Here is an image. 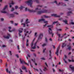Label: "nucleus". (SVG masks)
<instances>
[{
    "label": "nucleus",
    "instance_id": "1",
    "mask_svg": "<svg viewBox=\"0 0 74 74\" xmlns=\"http://www.w3.org/2000/svg\"><path fill=\"white\" fill-rule=\"evenodd\" d=\"M55 23L57 25V26H60V24L58 22V21H55L53 22L52 24V25H48L47 26V27H49V33L50 34H52V36L53 37V33L52 32V29H51V28H52L53 27V25H55Z\"/></svg>",
    "mask_w": 74,
    "mask_h": 74
},
{
    "label": "nucleus",
    "instance_id": "2",
    "mask_svg": "<svg viewBox=\"0 0 74 74\" xmlns=\"http://www.w3.org/2000/svg\"><path fill=\"white\" fill-rule=\"evenodd\" d=\"M42 5L40 6V5H38L37 6V7L38 8H36L35 10H30L29 9H28L27 8H25V10L26 11L27 10L28 11H29V12H37L38 11V10H41V9H38V8L40 7V8H41L42 7Z\"/></svg>",
    "mask_w": 74,
    "mask_h": 74
},
{
    "label": "nucleus",
    "instance_id": "3",
    "mask_svg": "<svg viewBox=\"0 0 74 74\" xmlns=\"http://www.w3.org/2000/svg\"><path fill=\"white\" fill-rule=\"evenodd\" d=\"M35 39H36L35 38H34L32 42L31 43V48L32 49H36V44H37V42H38V40H37L36 42H34V40H35Z\"/></svg>",
    "mask_w": 74,
    "mask_h": 74
},
{
    "label": "nucleus",
    "instance_id": "4",
    "mask_svg": "<svg viewBox=\"0 0 74 74\" xmlns=\"http://www.w3.org/2000/svg\"><path fill=\"white\" fill-rule=\"evenodd\" d=\"M49 12L48 10H45L43 11H38L37 12V13L38 14L40 15V14H42V13H49Z\"/></svg>",
    "mask_w": 74,
    "mask_h": 74
},
{
    "label": "nucleus",
    "instance_id": "5",
    "mask_svg": "<svg viewBox=\"0 0 74 74\" xmlns=\"http://www.w3.org/2000/svg\"><path fill=\"white\" fill-rule=\"evenodd\" d=\"M43 22L45 23L46 24L44 25V27H45L47 25V24H48V21H45V19H39V22Z\"/></svg>",
    "mask_w": 74,
    "mask_h": 74
},
{
    "label": "nucleus",
    "instance_id": "6",
    "mask_svg": "<svg viewBox=\"0 0 74 74\" xmlns=\"http://www.w3.org/2000/svg\"><path fill=\"white\" fill-rule=\"evenodd\" d=\"M25 3L26 4H28V5H30L31 7H32V0H29L28 1H26Z\"/></svg>",
    "mask_w": 74,
    "mask_h": 74
},
{
    "label": "nucleus",
    "instance_id": "7",
    "mask_svg": "<svg viewBox=\"0 0 74 74\" xmlns=\"http://www.w3.org/2000/svg\"><path fill=\"white\" fill-rule=\"evenodd\" d=\"M24 33H25V36H26V34H30L31 33H32V31H30V32H29L28 31H27V29H25L24 31Z\"/></svg>",
    "mask_w": 74,
    "mask_h": 74
},
{
    "label": "nucleus",
    "instance_id": "8",
    "mask_svg": "<svg viewBox=\"0 0 74 74\" xmlns=\"http://www.w3.org/2000/svg\"><path fill=\"white\" fill-rule=\"evenodd\" d=\"M68 10H69V11H70L68 12V13H67V15L68 16H69L70 15V14H73V13H72V10H71V9L70 8H68Z\"/></svg>",
    "mask_w": 74,
    "mask_h": 74
},
{
    "label": "nucleus",
    "instance_id": "9",
    "mask_svg": "<svg viewBox=\"0 0 74 74\" xmlns=\"http://www.w3.org/2000/svg\"><path fill=\"white\" fill-rule=\"evenodd\" d=\"M38 36V40H41V39H42V37H43V34L42 33L40 34Z\"/></svg>",
    "mask_w": 74,
    "mask_h": 74
},
{
    "label": "nucleus",
    "instance_id": "10",
    "mask_svg": "<svg viewBox=\"0 0 74 74\" xmlns=\"http://www.w3.org/2000/svg\"><path fill=\"white\" fill-rule=\"evenodd\" d=\"M8 35L7 36H6L5 35L3 36V37L5 38H7V39H8L10 38V37L11 36V35L8 33L7 34Z\"/></svg>",
    "mask_w": 74,
    "mask_h": 74
},
{
    "label": "nucleus",
    "instance_id": "11",
    "mask_svg": "<svg viewBox=\"0 0 74 74\" xmlns=\"http://www.w3.org/2000/svg\"><path fill=\"white\" fill-rule=\"evenodd\" d=\"M20 61L21 64H26L27 66H29V64L26 63L24 61H21V59H20Z\"/></svg>",
    "mask_w": 74,
    "mask_h": 74
},
{
    "label": "nucleus",
    "instance_id": "12",
    "mask_svg": "<svg viewBox=\"0 0 74 74\" xmlns=\"http://www.w3.org/2000/svg\"><path fill=\"white\" fill-rule=\"evenodd\" d=\"M59 21H62L64 22V23L65 24H67V23L68 22L67 20H63L62 19H59Z\"/></svg>",
    "mask_w": 74,
    "mask_h": 74
},
{
    "label": "nucleus",
    "instance_id": "13",
    "mask_svg": "<svg viewBox=\"0 0 74 74\" xmlns=\"http://www.w3.org/2000/svg\"><path fill=\"white\" fill-rule=\"evenodd\" d=\"M50 16H47L45 15H43L42 16L41 19H44V18H49Z\"/></svg>",
    "mask_w": 74,
    "mask_h": 74
},
{
    "label": "nucleus",
    "instance_id": "14",
    "mask_svg": "<svg viewBox=\"0 0 74 74\" xmlns=\"http://www.w3.org/2000/svg\"><path fill=\"white\" fill-rule=\"evenodd\" d=\"M23 30V28H20L18 30L19 32V36H21V34H20V33H22V31Z\"/></svg>",
    "mask_w": 74,
    "mask_h": 74
},
{
    "label": "nucleus",
    "instance_id": "15",
    "mask_svg": "<svg viewBox=\"0 0 74 74\" xmlns=\"http://www.w3.org/2000/svg\"><path fill=\"white\" fill-rule=\"evenodd\" d=\"M51 16H54V17H59L60 16V15H58L57 14H51Z\"/></svg>",
    "mask_w": 74,
    "mask_h": 74
},
{
    "label": "nucleus",
    "instance_id": "16",
    "mask_svg": "<svg viewBox=\"0 0 74 74\" xmlns=\"http://www.w3.org/2000/svg\"><path fill=\"white\" fill-rule=\"evenodd\" d=\"M59 46H58L56 49V54L57 55V56H58V53H59Z\"/></svg>",
    "mask_w": 74,
    "mask_h": 74
},
{
    "label": "nucleus",
    "instance_id": "17",
    "mask_svg": "<svg viewBox=\"0 0 74 74\" xmlns=\"http://www.w3.org/2000/svg\"><path fill=\"white\" fill-rule=\"evenodd\" d=\"M32 61V62H35V59H32L31 60V61H28L29 62V63H30V65L32 67H33V66L32 65V64H31V62Z\"/></svg>",
    "mask_w": 74,
    "mask_h": 74
},
{
    "label": "nucleus",
    "instance_id": "18",
    "mask_svg": "<svg viewBox=\"0 0 74 74\" xmlns=\"http://www.w3.org/2000/svg\"><path fill=\"white\" fill-rule=\"evenodd\" d=\"M69 67L72 71L74 72V67H73L71 65L69 66Z\"/></svg>",
    "mask_w": 74,
    "mask_h": 74
},
{
    "label": "nucleus",
    "instance_id": "19",
    "mask_svg": "<svg viewBox=\"0 0 74 74\" xmlns=\"http://www.w3.org/2000/svg\"><path fill=\"white\" fill-rule=\"evenodd\" d=\"M29 23H30V21H29L28 19H27L25 21V24L27 25V26H29V25H28V24H29Z\"/></svg>",
    "mask_w": 74,
    "mask_h": 74
},
{
    "label": "nucleus",
    "instance_id": "20",
    "mask_svg": "<svg viewBox=\"0 0 74 74\" xmlns=\"http://www.w3.org/2000/svg\"><path fill=\"white\" fill-rule=\"evenodd\" d=\"M9 29V31L10 32H13V31H15V29H14L12 30L11 31L10 30V29H11V27H8Z\"/></svg>",
    "mask_w": 74,
    "mask_h": 74
},
{
    "label": "nucleus",
    "instance_id": "21",
    "mask_svg": "<svg viewBox=\"0 0 74 74\" xmlns=\"http://www.w3.org/2000/svg\"><path fill=\"white\" fill-rule=\"evenodd\" d=\"M29 40L27 39L26 43V46L27 47H29Z\"/></svg>",
    "mask_w": 74,
    "mask_h": 74
},
{
    "label": "nucleus",
    "instance_id": "22",
    "mask_svg": "<svg viewBox=\"0 0 74 74\" xmlns=\"http://www.w3.org/2000/svg\"><path fill=\"white\" fill-rule=\"evenodd\" d=\"M57 34L59 37V38L58 39V41H60V38H60V34H58V33H57Z\"/></svg>",
    "mask_w": 74,
    "mask_h": 74
},
{
    "label": "nucleus",
    "instance_id": "23",
    "mask_svg": "<svg viewBox=\"0 0 74 74\" xmlns=\"http://www.w3.org/2000/svg\"><path fill=\"white\" fill-rule=\"evenodd\" d=\"M53 3H56V4H57L58 5H59L60 4V3H59L58 4V3H57V1H55Z\"/></svg>",
    "mask_w": 74,
    "mask_h": 74
},
{
    "label": "nucleus",
    "instance_id": "24",
    "mask_svg": "<svg viewBox=\"0 0 74 74\" xmlns=\"http://www.w3.org/2000/svg\"><path fill=\"white\" fill-rule=\"evenodd\" d=\"M7 7H8V6H7V5L5 6V7L3 9V11H4L5 10V9H6V8H7Z\"/></svg>",
    "mask_w": 74,
    "mask_h": 74
},
{
    "label": "nucleus",
    "instance_id": "25",
    "mask_svg": "<svg viewBox=\"0 0 74 74\" xmlns=\"http://www.w3.org/2000/svg\"><path fill=\"white\" fill-rule=\"evenodd\" d=\"M66 45V44H65V43H63L62 45V48H63V47H65Z\"/></svg>",
    "mask_w": 74,
    "mask_h": 74
},
{
    "label": "nucleus",
    "instance_id": "26",
    "mask_svg": "<svg viewBox=\"0 0 74 74\" xmlns=\"http://www.w3.org/2000/svg\"><path fill=\"white\" fill-rule=\"evenodd\" d=\"M22 69L23 70H26V68L25 66H23L22 67Z\"/></svg>",
    "mask_w": 74,
    "mask_h": 74
},
{
    "label": "nucleus",
    "instance_id": "27",
    "mask_svg": "<svg viewBox=\"0 0 74 74\" xmlns=\"http://www.w3.org/2000/svg\"><path fill=\"white\" fill-rule=\"evenodd\" d=\"M44 70V71H47V70H48V69H47V67H45Z\"/></svg>",
    "mask_w": 74,
    "mask_h": 74
},
{
    "label": "nucleus",
    "instance_id": "28",
    "mask_svg": "<svg viewBox=\"0 0 74 74\" xmlns=\"http://www.w3.org/2000/svg\"><path fill=\"white\" fill-rule=\"evenodd\" d=\"M45 41L46 43H48V39L47 38H45Z\"/></svg>",
    "mask_w": 74,
    "mask_h": 74
},
{
    "label": "nucleus",
    "instance_id": "29",
    "mask_svg": "<svg viewBox=\"0 0 74 74\" xmlns=\"http://www.w3.org/2000/svg\"><path fill=\"white\" fill-rule=\"evenodd\" d=\"M6 71L7 72V73H8L9 74H10L11 72L10 71H8V69H6Z\"/></svg>",
    "mask_w": 74,
    "mask_h": 74
},
{
    "label": "nucleus",
    "instance_id": "30",
    "mask_svg": "<svg viewBox=\"0 0 74 74\" xmlns=\"http://www.w3.org/2000/svg\"><path fill=\"white\" fill-rule=\"evenodd\" d=\"M10 17H14V15L13 14H10Z\"/></svg>",
    "mask_w": 74,
    "mask_h": 74
},
{
    "label": "nucleus",
    "instance_id": "31",
    "mask_svg": "<svg viewBox=\"0 0 74 74\" xmlns=\"http://www.w3.org/2000/svg\"><path fill=\"white\" fill-rule=\"evenodd\" d=\"M51 50L49 51V55L50 57H51Z\"/></svg>",
    "mask_w": 74,
    "mask_h": 74
},
{
    "label": "nucleus",
    "instance_id": "32",
    "mask_svg": "<svg viewBox=\"0 0 74 74\" xmlns=\"http://www.w3.org/2000/svg\"><path fill=\"white\" fill-rule=\"evenodd\" d=\"M63 60L64 62H65V63H67V61L65 59H63Z\"/></svg>",
    "mask_w": 74,
    "mask_h": 74
},
{
    "label": "nucleus",
    "instance_id": "33",
    "mask_svg": "<svg viewBox=\"0 0 74 74\" xmlns=\"http://www.w3.org/2000/svg\"><path fill=\"white\" fill-rule=\"evenodd\" d=\"M37 33L36 32L35 33L34 36L35 37H37Z\"/></svg>",
    "mask_w": 74,
    "mask_h": 74
},
{
    "label": "nucleus",
    "instance_id": "34",
    "mask_svg": "<svg viewBox=\"0 0 74 74\" xmlns=\"http://www.w3.org/2000/svg\"><path fill=\"white\" fill-rule=\"evenodd\" d=\"M47 43H44L42 45V46L45 47V46H46V45H47Z\"/></svg>",
    "mask_w": 74,
    "mask_h": 74
},
{
    "label": "nucleus",
    "instance_id": "35",
    "mask_svg": "<svg viewBox=\"0 0 74 74\" xmlns=\"http://www.w3.org/2000/svg\"><path fill=\"white\" fill-rule=\"evenodd\" d=\"M23 7L22 6H21V7L19 8L21 10H22L23 9Z\"/></svg>",
    "mask_w": 74,
    "mask_h": 74
},
{
    "label": "nucleus",
    "instance_id": "36",
    "mask_svg": "<svg viewBox=\"0 0 74 74\" xmlns=\"http://www.w3.org/2000/svg\"><path fill=\"white\" fill-rule=\"evenodd\" d=\"M14 11V8H12V10H11V11L12 12Z\"/></svg>",
    "mask_w": 74,
    "mask_h": 74
},
{
    "label": "nucleus",
    "instance_id": "37",
    "mask_svg": "<svg viewBox=\"0 0 74 74\" xmlns=\"http://www.w3.org/2000/svg\"><path fill=\"white\" fill-rule=\"evenodd\" d=\"M13 14H16V15H18V13L16 12H14Z\"/></svg>",
    "mask_w": 74,
    "mask_h": 74
},
{
    "label": "nucleus",
    "instance_id": "38",
    "mask_svg": "<svg viewBox=\"0 0 74 74\" xmlns=\"http://www.w3.org/2000/svg\"><path fill=\"white\" fill-rule=\"evenodd\" d=\"M57 31H60L61 32V31H62V29H58L57 30Z\"/></svg>",
    "mask_w": 74,
    "mask_h": 74
},
{
    "label": "nucleus",
    "instance_id": "39",
    "mask_svg": "<svg viewBox=\"0 0 74 74\" xmlns=\"http://www.w3.org/2000/svg\"><path fill=\"white\" fill-rule=\"evenodd\" d=\"M68 49L69 50H70L71 49V46H70L68 48Z\"/></svg>",
    "mask_w": 74,
    "mask_h": 74
},
{
    "label": "nucleus",
    "instance_id": "40",
    "mask_svg": "<svg viewBox=\"0 0 74 74\" xmlns=\"http://www.w3.org/2000/svg\"><path fill=\"white\" fill-rule=\"evenodd\" d=\"M2 13H4V14H5L6 13H7V12L5 11H2L1 12Z\"/></svg>",
    "mask_w": 74,
    "mask_h": 74
},
{
    "label": "nucleus",
    "instance_id": "41",
    "mask_svg": "<svg viewBox=\"0 0 74 74\" xmlns=\"http://www.w3.org/2000/svg\"><path fill=\"white\" fill-rule=\"evenodd\" d=\"M9 53L10 55H12V53H11V51H9Z\"/></svg>",
    "mask_w": 74,
    "mask_h": 74
},
{
    "label": "nucleus",
    "instance_id": "42",
    "mask_svg": "<svg viewBox=\"0 0 74 74\" xmlns=\"http://www.w3.org/2000/svg\"><path fill=\"white\" fill-rule=\"evenodd\" d=\"M64 57H65V59H67V56H66V55H64Z\"/></svg>",
    "mask_w": 74,
    "mask_h": 74
},
{
    "label": "nucleus",
    "instance_id": "43",
    "mask_svg": "<svg viewBox=\"0 0 74 74\" xmlns=\"http://www.w3.org/2000/svg\"><path fill=\"white\" fill-rule=\"evenodd\" d=\"M9 5H10V8H11V7H12V5H11V4L10 3Z\"/></svg>",
    "mask_w": 74,
    "mask_h": 74
},
{
    "label": "nucleus",
    "instance_id": "44",
    "mask_svg": "<svg viewBox=\"0 0 74 74\" xmlns=\"http://www.w3.org/2000/svg\"><path fill=\"white\" fill-rule=\"evenodd\" d=\"M59 71H62V72H63V70H62V71L60 70V69H59Z\"/></svg>",
    "mask_w": 74,
    "mask_h": 74
},
{
    "label": "nucleus",
    "instance_id": "45",
    "mask_svg": "<svg viewBox=\"0 0 74 74\" xmlns=\"http://www.w3.org/2000/svg\"><path fill=\"white\" fill-rule=\"evenodd\" d=\"M46 50V48H45L44 49L43 51V52H45V51Z\"/></svg>",
    "mask_w": 74,
    "mask_h": 74
},
{
    "label": "nucleus",
    "instance_id": "46",
    "mask_svg": "<svg viewBox=\"0 0 74 74\" xmlns=\"http://www.w3.org/2000/svg\"><path fill=\"white\" fill-rule=\"evenodd\" d=\"M34 70H35L37 71H38V70L36 68H34Z\"/></svg>",
    "mask_w": 74,
    "mask_h": 74
},
{
    "label": "nucleus",
    "instance_id": "47",
    "mask_svg": "<svg viewBox=\"0 0 74 74\" xmlns=\"http://www.w3.org/2000/svg\"><path fill=\"white\" fill-rule=\"evenodd\" d=\"M52 70H53V72L54 73L55 72V69H54L53 68Z\"/></svg>",
    "mask_w": 74,
    "mask_h": 74
},
{
    "label": "nucleus",
    "instance_id": "48",
    "mask_svg": "<svg viewBox=\"0 0 74 74\" xmlns=\"http://www.w3.org/2000/svg\"><path fill=\"white\" fill-rule=\"evenodd\" d=\"M36 1L37 3H39L38 0H36Z\"/></svg>",
    "mask_w": 74,
    "mask_h": 74
},
{
    "label": "nucleus",
    "instance_id": "49",
    "mask_svg": "<svg viewBox=\"0 0 74 74\" xmlns=\"http://www.w3.org/2000/svg\"><path fill=\"white\" fill-rule=\"evenodd\" d=\"M21 25H23V27H25V24H23V23H22L21 24Z\"/></svg>",
    "mask_w": 74,
    "mask_h": 74
},
{
    "label": "nucleus",
    "instance_id": "50",
    "mask_svg": "<svg viewBox=\"0 0 74 74\" xmlns=\"http://www.w3.org/2000/svg\"><path fill=\"white\" fill-rule=\"evenodd\" d=\"M41 59L42 60H45V58H41Z\"/></svg>",
    "mask_w": 74,
    "mask_h": 74
},
{
    "label": "nucleus",
    "instance_id": "51",
    "mask_svg": "<svg viewBox=\"0 0 74 74\" xmlns=\"http://www.w3.org/2000/svg\"><path fill=\"white\" fill-rule=\"evenodd\" d=\"M71 52H69V53H68V55H71Z\"/></svg>",
    "mask_w": 74,
    "mask_h": 74
},
{
    "label": "nucleus",
    "instance_id": "52",
    "mask_svg": "<svg viewBox=\"0 0 74 74\" xmlns=\"http://www.w3.org/2000/svg\"><path fill=\"white\" fill-rule=\"evenodd\" d=\"M49 40L50 41H52V38H50L49 39Z\"/></svg>",
    "mask_w": 74,
    "mask_h": 74
},
{
    "label": "nucleus",
    "instance_id": "53",
    "mask_svg": "<svg viewBox=\"0 0 74 74\" xmlns=\"http://www.w3.org/2000/svg\"><path fill=\"white\" fill-rule=\"evenodd\" d=\"M18 25V23H15L14 24V26H17Z\"/></svg>",
    "mask_w": 74,
    "mask_h": 74
},
{
    "label": "nucleus",
    "instance_id": "54",
    "mask_svg": "<svg viewBox=\"0 0 74 74\" xmlns=\"http://www.w3.org/2000/svg\"><path fill=\"white\" fill-rule=\"evenodd\" d=\"M15 8L16 9H17V8H18V7L17 6H16L15 7Z\"/></svg>",
    "mask_w": 74,
    "mask_h": 74
},
{
    "label": "nucleus",
    "instance_id": "55",
    "mask_svg": "<svg viewBox=\"0 0 74 74\" xmlns=\"http://www.w3.org/2000/svg\"><path fill=\"white\" fill-rule=\"evenodd\" d=\"M45 65L47 67H48V65H47V64L46 62H45Z\"/></svg>",
    "mask_w": 74,
    "mask_h": 74
},
{
    "label": "nucleus",
    "instance_id": "56",
    "mask_svg": "<svg viewBox=\"0 0 74 74\" xmlns=\"http://www.w3.org/2000/svg\"><path fill=\"white\" fill-rule=\"evenodd\" d=\"M36 47L38 49H39V48H40V47H39V46H36Z\"/></svg>",
    "mask_w": 74,
    "mask_h": 74
},
{
    "label": "nucleus",
    "instance_id": "57",
    "mask_svg": "<svg viewBox=\"0 0 74 74\" xmlns=\"http://www.w3.org/2000/svg\"><path fill=\"white\" fill-rule=\"evenodd\" d=\"M10 4H12V5H14V2H12L11 3H10Z\"/></svg>",
    "mask_w": 74,
    "mask_h": 74
},
{
    "label": "nucleus",
    "instance_id": "58",
    "mask_svg": "<svg viewBox=\"0 0 74 74\" xmlns=\"http://www.w3.org/2000/svg\"><path fill=\"white\" fill-rule=\"evenodd\" d=\"M17 48L18 50H19V46H17Z\"/></svg>",
    "mask_w": 74,
    "mask_h": 74
},
{
    "label": "nucleus",
    "instance_id": "59",
    "mask_svg": "<svg viewBox=\"0 0 74 74\" xmlns=\"http://www.w3.org/2000/svg\"><path fill=\"white\" fill-rule=\"evenodd\" d=\"M2 47H6V46H5V45H3Z\"/></svg>",
    "mask_w": 74,
    "mask_h": 74
},
{
    "label": "nucleus",
    "instance_id": "60",
    "mask_svg": "<svg viewBox=\"0 0 74 74\" xmlns=\"http://www.w3.org/2000/svg\"><path fill=\"white\" fill-rule=\"evenodd\" d=\"M10 22L11 23H14V21H10Z\"/></svg>",
    "mask_w": 74,
    "mask_h": 74
},
{
    "label": "nucleus",
    "instance_id": "61",
    "mask_svg": "<svg viewBox=\"0 0 74 74\" xmlns=\"http://www.w3.org/2000/svg\"><path fill=\"white\" fill-rule=\"evenodd\" d=\"M68 40L69 41H71V40L70 39H69Z\"/></svg>",
    "mask_w": 74,
    "mask_h": 74
},
{
    "label": "nucleus",
    "instance_id": "62",
    "mask_svg": "<svg viewBox=\"0 0 74 74\" xmlns=\"http://www.w3.org/2000/svg\"><path fill=\"white\" fill-rule=\"evenodd\" d=\"M1 21H4V19H1Z\"/></svg>",
    "mask_w": 74,
    "mask_h": 74
},
{
    "label": "nucleus",
    "instance_id": "63",
    "mask_svg": "<svg viewBox=\"0 0 74 74\" xmlns=\"http://www.w3.org/2000/svg\"><path fill=\"white\" fill-rule=\"evenodd\" d=\"M71 61H72V62H74V60H73V59H72Z\"/></svg>",
    "mask_w": 74,
    "mask_h": 74
},
{
    "label": "nucleus",
    "instance_id": "64",
    "mask_svg": "<svg viewBox=\"0 0 74 74\" xmlns=\"http://www.w3.org/2000/svg\"><path fill=\"white\" fill-rule=\"evenodd\" d=\"M71 24L72 25H74V23H73V22H71Z\"/></svg>",
    "mask_w": 74,
    "mask_h": 74
}]
</instances>
